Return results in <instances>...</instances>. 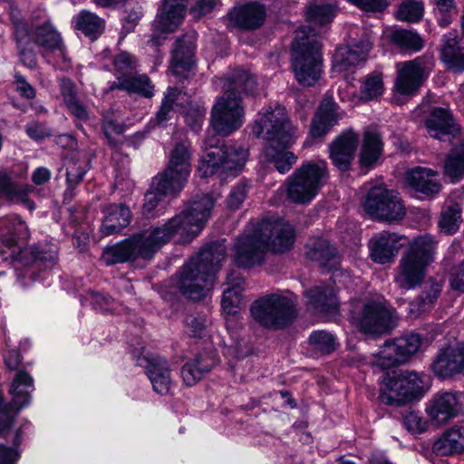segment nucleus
Returning a JSON list of instances; mask_svg holds the SVG:
<instances>
[{
	"label": "nucleus",
	"instance_id": "3",
	"mask_svg": "<svg viewBox=\"0 0 464 464\" xmlns=\"http://www.w3.org/2000/svg\"><path fill=\"white\" fill-rule=\"evenodd\" d=\"M258 138L267 140L264 155L282 174L288 172L297 157L288 149L299 137L298 129L289 121L285 109L280 105L263 108L253 128Z\"/></svg>",
	"mask_w": 464,
	"mask_h": 464
},
{
	"label": "nucleus",
	"instance_id": "59",
	"mask_svg": "<svg viewBox=\"0 0 464 464\" xmlns=\"http://www.w3.org/2000/svg\"><path fill=\"white\" fill-rule=\"evenodd\" d=\"M39 31H15L14 39L18 49L33 50L36 43V34Z\"/></svg>",
	"mask_w": 464,
	"mask_h": 464
},
{
	"label": "nucleus",
	"instance_id": "60",
	"mask_svg": "<svg viewBox=\"0 0 464 464\" xmlns=\"http://www.w3.org/2000/svg\"><path fill=\"white\" fill-rule=\"evenodd\" d=\"M221 312L225 319L227 329L229 331L232 316V287L230 286L229 283H227V286L223 291L221 299Z\"/></svg>",
	"mask_w": 464,
	"mask_h": 464
},
{
	"label": "nucleus",
	"instance_id": "11",
	"mask_svg": "<svg viewBox=\"0 0 464 464\" xmlns=\"http://www.w3.org/2000/svg\"><path fill=\"white\" fill-rule=\"evenodd\" d=\"M254 319L266 327H283L296 316L293 302L282 295H271L256 301L251 307Z\"/></svg>",
	"mask_w": 464,
	"mask_h": 464
},
{
	"label": "nucleus",
	"instance_id": "35",
	"mask_svg": "<svg viewBox=\"0 0 464 464\" xmlns=\"http://www.w3.org/2000/svg\"><path fill=\"white\" fill-rule=\"evenodd\" d=\"M104 212L105 217L101 230L105 236L119 233L130 223L131 212L122 204H111L105 208Z\"/></svg>",
	"mask_w": 464,
	"mask_h": 464
},
{
	"label": "nucleus",
	"instance_id": "20",
	"mask_svg": "<svg viewBox=\"0 0 464 464\" xmlns=\"http://www.w3.org/2000/svg\"><path fill=\"white\" fill-rule=\"evenodd\" d=\"M371 48L372 44L368 39L337 47L333 56V70L337 72L352 70L366 59Z\"/></svg>",
	"mask_w": 464,
	"mask_h": 464
},
{
	"label": "nucleus",
	"instance_id": "58",
	"mask_svg": "<svg viewBox=\"0 0 464 464\" xmlns=\"http://www.w3.org/2000/svg\"><path fill=\"white\" fill-rule=\"evenodd\" d=\"M188 334L192 336H198L205 330L208 319L203 315H188L185 320Z\"/></svg>",
	"mask_w": 464,
	"mask_h": 464
},
{
	"label": "nucleus",
	"instance_id": "22",
	"mask_svg": "<svg viewBox=\"0 0 464 464\" xmlns=\"http://www.w3.org/2000/svg\"><path fill=\"white\" fill-rule=\"evenodd\" d=\"M197 34L196 31H187L176 42L172 52L170 69L179 76L192 69L195 64Z\"/></svg>",
	"mask_w": 464,
	"mask_h": 464
},
{
	"label": "nucleus",
	"instance_id": "57",
	"mask_svg": "<svg viewBox=\"0 0 464 464\" xmlns=\"http://www.w3.org/2000/svg\"><path fill=\"white\" fill-rule=\"evenodd\" d=\"M207 110L203 106H190L185 115L187 124L194 131H198L203 124Z\"/></svg>",
	"mask_w": 464,
	"mask_h": 464
},
{
	"label": "nucleus",
	"instance_id": "31",
	"mask_svg": "<svg viewBox=\"0 0 464 464\" xmlns=\"http://www.w3.org/2000/svg\"><path fill=\"white\" fill-rule=\"evenodd\" d=\"M308 308L314 313H331L337 309L334 289L329 285H314L305 292Z\"/></svg>",
	"mask_w": 464,
	"mask_h": 464
},
{
	"label": "nucleus",
	"instance_id": "40",
	"mask_svg": "<svg viewBox=\"0 0 464 464\" xmlns=\"http://www.w3.org/2000/svg\"><path fill=\"white\" fill-rule=\"evenodd\" d=\"M337 12V4L330 0H312L306 6L305 15L308 21L325 25L331 23Z\"/></svg>",
	"mask_w": 464,
	"mask_h": 464
},
{
	"label": "nucleus",
	"instance_id": "64",
	"mask_svg": "<svg viewBox=\"0 0 464 464\" xmlns=\"http://www.w3.org/2000/svg\"><path fill=\"white\" fill-rule=\"evenodd\" d=\"M216 5L217 0H198L191 8L190 13L194 18L198 19L210 13Z\"/></svg>",
	"mask_w": 464,
	"mask_h": 464
},
{
	"label": "nucleus",
	"instance_id": "21",
	"mask_svg": "<svg viewBox=\"0 0 464 464\" xmlns=\"http://www.w3.org/2000/svg\"><path fill=\"white\" fill-rule=\"evenodd\" d=\"M427 268L426 265L404 252L395 269L394 282L401 289H414L424 280Z\"/></svg>",
	"mask_w": 464,
	"mask_h": 464
},
{
	"label": "nucleus",
	"instance_id": "37",
	"mask_svg": "<svg viewBox=\"0 0 464 464\" xmlns=\"http://www.w3.org/2000/svg\"><path fill=\"white\" fill-rule=\"evenodd\" d=\"M215 361L208 355H198L187 362L181 369V378L186 385L196 384L214 367Z\"/></svg>",
	"mask_w": 464,
	"mask_h": 464
},
{
	"label": "nucleus",
	"instance_id": "52",
	"mask_svg": "<svg viewBox=\"0 0 464 464\" xmlns=\"http://www.w3.org/2000/svg\"><path fill=\"white\" fill-rule=\"evenodd\" d=\"M72 23L75 29H101L105 26L103 19L85 10L75 15Z\"/></svg>",
	"mask_w": 464,
	"mask_h": 464
},
{
	"label": "nucleus",
	"instance_id": "47",
	"mask_svg": "<svg viewBox=\"0 0 464 464\" xmlns=\"http://www.w3.org/2000/svg\"><path fill=\"white\" fill-rule=\"evenodd\" d=\"M423 0H402L395 13L398 20L408 23L419 22L423 17Z\"/></svg>",
	"mask_w": 464,
	"mask_h": 464
},
{
	"label": "nucleus",
	"instance_id": "7",
	"mask_svg": "<svg viewBox=\"0 0 464 464\" xmlns=\"http://www.w3.org/2000/svg\"><path fill=\"white\" fill-rule=\"evenodd\" d=\"M314 31H298L291 45V62L296 81L314 85L323 72L322 43Z\"/></svg>",
	"mask_w": 464,
	"mask_h": 464
},
{
	"label": "nucleus",
	"instance_id": "32",
	"mask_svg": "<svg viewBox=\"0 0 464 464\" xmlns=\"http://www.w3.org/2000/svg\"><path fill=\"white\" fill-rule=\"evenodd\" d=\"M433 451L440 456L464 452V426H453L445 430L433 443Z\"/></svg>",
	"mask_w": 464,
	"mask_h": 464
},
{
	"label": "nucleus",
	"instance_id": "10",
	"mask_svg": "<svg viewBox=\"0 0 464 464\" xmlns=\"http://www.w3.org/2000/svg\"><path fill=\"white\" fill-rule=\"evenodd\" d=\"M422 383L416 372L401 371L388 372L381 384L380 399L386 404L401 405L421 393Z\"/></svg>",
	"mask_w": 464,
	"mask_h": 464
},
{
	"label": "nucleus",
	"instance_id": "51",
	"mask_svg": "<svg viewBox=\"0 0 464 464\" xmlns=\"http://www.w3.org/2000/svg\"><path fill=\"white\" fill-rule=\"evenodd\" d=\"M180 92L177 88H168L160 111L157 113L156 120L159 124L163 123L169 118L173 112V106Z\"/></svg>",
	"mask_w": 464,
	"mask_h": 464
},
{
	"label": "nucleus",
	"instance_id": "14",
	"mask_svg": "<svg viewBox=\"0 0 464 464\" xmlns=\"http://www.w3.org/2000/svg\"><path fill=\"white\" fill-rule=\"evenodd\" d=\"M364 209L373 218L387 221L400 220L406 214L398 193L383 187H376L369 191Z\"/></svg>",
	"mask_w": 464,
	"mask_h": 464
},
{
	"label": "nucleus",
	"instance_id": "17",
	"mask_svg": "<svg viewBox=\"0 0 464 464\" xmlns=\"http://www.w3.org/2000/svg\"><path fill=\"white\" fill-rule=\"evenodd\" d=\"M464 411V392H440L429 401L426 412L432 424L441 426Z\"/></svg>",
	"mask_w": 464,
	"mask_h": 464
},
{
	"label": "nucleus",
	"instance_id": "24",
	"mask_svg": "<svg viewBox=\"0 0 464 464\" xmlns=\"http://www.w3.org/2000/svg\"><path fill=\"white\" fill-rule=\"evenodd\" d=\"M146 362L145 372L154 392L160 395L171 393L175 388V382L168 362L159 356H150L146 359Z\"/></svg>",
	"mask_w": 464,
	"mask_h": 464
},
{
	"label": "nucleus",
	"instance_id": "62",
	"mask_svg": "<svg viewBox=\"0 0 464 464\" xmlns=\"http://www.w3.org/2000/svg\"><path fill=\"white\" fill-rule=\"evenodd\" d=\"M14 85L15 91L19 92L22 97L26 99H33L35 97V90L19 72H15L14 74Z\"/></svg>",
	"mask_w": 464,
	"mask_h": 464
},
{
	"label": "nucleus",
	"instance_id": "30",
	"mask_svg": "<svg viewBox=\"0 0 464 464\" xmlns=\"http://www.w3.org/2000/svg\"><path fill=\"white\" fill-rule=\"evenodd\" d=\"M443 285L444 282L441 279H428L420 294L410 304L409 314L413 317H418L421 314L430 311L440 297Z\"/></svg>",
	"mask_w": 464,
	"mask_h": 464
},
{
	"label": "nucleus",
	"instance_id": "38",
	"mask_svg": "<svg viewBox=\"0 0 464 464\" xmlns=\"http://www.w3.org/2000/svg\"><path fill=\"white\" fill-rule=\"evenodd\" d=\"M382 153V141L380 134L373 130L363 133V140L360 150V163L362 167L371 168L380 159Z\"/></svg>",
	"mask_w": 464,
	"mask_h": 464
},
{
	"label": "nucleus",
	"instance_id": "29",
	"mask_svg": "<svg viewBox=\"0 0 464 464\" xmlns=\"http://www.w3.org/2000/svg\"><path fill=\"white\" fill-rule=\"evenodd\" d=\"M30 193H38L31 186L17 184L5 171H0V198L13 203H22L27 208L34 209V204L29 199Z\"/></svg>",
	"mask_w": 464,
	"mask_h": 464
},
{
	"label": "nucleus",
	"instance_id": "50",
	"mask_svg": "<svg viewBox=\"0 0 464 464\" xmlns=\"http://www.w3.org/2000/svg\"><path fill=\"white\" fill-rule=\"evenodd\" d=\"M436 5L435 14L440 27L449 26L457 14L454 0H433Z\"/></svg>",
	"mask_w": 464,
	"mask_h": 464
},
{
	"label": "nucleus",
	"instance_id": "12",
	"mask_svg": "<svg viewBox=\"0 0 464 464\" xmlns=\"http://www.w3.org/2000/svg\"><path fill=\"white\" fill-rule=\"evenodd\" d=\"M33 391V378L26 372L22 371L16 373L9 390L12 402L5 403L0 394V437L7 434L19 411L28 405Z\"/></svg>",
	"mask_w": 464,
	"mask_h": 464
},
{
	"label": "nucleus",
	"instance_id": "39",
	"mask_svg": "<svg viewBox=\"0 0 464 464\" xmlns=\"http://www.w3.org/2000/svg\"><path fill=\"white\" fill-rule=\"evenodd\" d=\"M306 256L318 262L322 266L334 267L338 263L336 249L323 238H318L307 245Z\"/></svg>",
	"mask_w": 464,
	"mask_h": 464
},
{
	"label": "nucleus",
	"instance_id": "41",
	"mask_svg": "<svg viewBox=\"0 0 464 464\" xmlns=\"http://www.w3.org/2000/svg\"><path fill=\"white\" fill-rule=\"evenodd\" d=\"M120 88L128 92L140 94L150 98L154 94V86L146 74L129 75L128 77H118L111 86V89Z\"/></svg>",
	"mask_w": 464,
	"mask_h": 464
},
{
	"label": "nucleus",
	"instance_id": "33",
	"mask_svg": "<svg viewBox=\"0 0 464 464\" xmlns=\"http://www.w3.org/2000/svg\"><path fill=\"white\" fill-rule=\"evenodd\" d=\"M439 242L430 234H423L411 240L406 254L427 266L435 261Z\"/></svg>",
	"mask_w": 464,
	"mask_h": 464
},
{
	"label": "nucleus",
	"instance_id": "16",
	"mask_svg": "<svg viewBox=\"0 0 464 464\" xmlns=\"http://www.w3.org/2000/svg\"><path fill=\"white\" fill-rule=\"evenodd\" d=\"M191 172V153L188 145L179 143L171 151L169 161L166 169L157 178L160 179L161 188L166 183L170 188L180 192L185 187Z\"/></svg>",
	"mask_w": 464,
	"mask_h": 464
},
{
	"label": "nucleus",
	"instance_id": "45",
	"mask_svg": "<svg viewBox=\"0 0 464 464\" xmlns=\"http://www.w3.org/2000/svg\"><path fill=\"white\" fill-rule=\"evenodd\" d=\"M392 43L403 52H419L423 48L424 40L415 31H392Z\"/></svg>",
	"mask_w": 464,
	"mask_h": 464
},
{
	"label": "nucleus",
	"instance_id": "13",
	"mask_svg": "<svg viewBox=\"0 0 464 464\" xmlns=\"http://www.w3.org/2000/svg\"><path fill=\"white\" fill-rule=\"evenodd\" d=\"M433 58L430 55L416 57L413 60L396 63V79L394 91L401 95H413L433 68Z\"/></svg>",
	"mask_w": 464,
	"mask_h": 464
},
{
	"label": "nucleus",
	"instance_id": "6",
	"mask_svg": "<svg viewBox=\"0 0 464 464\" xmlns=\"http://www.w3.org/2000/svg\"><path fill=\"white\" fill-rule=\"evenodd\" d=\"M225 259L226 250L222 245L212 244L202 248L181 267L174 286L187 298L195 301L202 299Z\"/></svg>",
	"mask_w": 464,
	"mask_h": 464
},
{
	"label": "nucleus",
	"instance_id": "19",
	"mask_svg": "<svg viewBox=\"0 0 464 464\" xmlns=\"http://www.w3.org/2000/svg\"><path fill=\"white\" fill-rule=\"evenodd\" d=\"M405 244V237L395 232L382 231L370 240V256L378 264L393 262L400 249Z\"/></svg>",
	"mask_w": 464,
	"mask_h": 464
},
{
	"label": "nucleus",
	"instance_id": "2",
	"mask_svg": "<svg viewBox=\"0 0 464 464\" xmlns=\"http://www.w3.org/2000/svg\"><path fill=\"white\" fill-rule=\"evenodd\" d=\"M29 237L26 224L16 215L0 219V255L4 260L13 263L17 281L22 286H27L35 280V270L42 266H53L57 259L55 246H23Z\"/></svg>",
	"mask_w": 464,
	"mask_h": 464
},
{
	"label": "nucleus",
	"instance_id": "43",
	"mask_svg": "<svg viewBox=\"0 0 464 464\" xmlns=\"http://www.w3.org/2000/svg\"><path fill=\"white\" fill-rule=\"evenodd\" d=\"M185 0H164L163 7L159 14L161 29H169L170 26H178L182 21L186 7Z\"/></svg>",
	"mask_w": 464,
	"mask_h": 464
},
{
	"label": "nucleus",
	"instance_id": "4",
	"mask_svg": "<svg viewBox=\"0 0 464 464\" xmlns=\"http://www.w3.org/2000/svg\"><path fill=\"white\" fill-rule=\"evenodd\" d=\"M217 84L225 91L211 111V129L207 130L202 142V155L197 172L200 178L214 175L228 160V149L220 142L219 136L229 134L232 129V81L220 79Z\"/></svg>",
	"mask_w": 464,
	"mask_h": 464
},
{
	"label": "nucleus",
	"instance_id": "44",
	"mask_svg": "<svg viewBox=\"0 0 464 464\" xmlns=\"http://www.w3.org/2000/svg\"><path fill=\"white\" fill-rule=\"evenodd\" d=\"M462 222V207L457 202H449L441 211L439 227L449 235L456 233Z\"/></svg>",
	"mask_w": 464,
	"mask_h": 464
},
{
	"label": "nucleus",
	"instance_id": "18",
	"mask_svg": "<svg viewBox=\"0 0 464 464\" xmlns=\"http://www.w3.org/2000/svg\"><path fill=\"white\" fill-rule=\"evenodd\" d=\"M434 374L440 379H450L464 372V343L456 342L441 347L431 364Z\"/></svg>",
	"mask_w": 464,
	"mask_h": 464
},
{
	"label": "nucleus",
	"instance_id": "42",
	"mask_svg": "<svg viewBox=\"0 0 464 464\" xmlns=\"http://www.w3.org/2000/svg\"><path fill=\"white\" fill-rule=\"evenodd\" d=\"M266 17V9L264 5L252 2L243 5L237 13L238 24L246 29H254L263 24Z\"/></svg>",
	"mask_w": 464,
	"mask_h": 464
},
{
	"label": "nucleus",
	"instance_id": "25",
	"mask_svg": "<svg viewBox=\"0 0 464 464\" xmlns=\"http://www.w3.org/2000/svg\"><path fill=\"white\" fill-rule=\"evenodd\" d=\"M358 136L353 130L340 134L330 145V158L340 170H347L353 160Z\"/></svg>",
	"mask_w": 464,
	"mask_h": 464
},
{
	"label": "nucleus",
	"instance_id": "46",
	"mask_svg": "<svg viewBox=\"0 0 464 464\" xmlns=\"http://www.w3.org/2000/svg\"><path fill=\"white\" fill-rule=\"evenodd\" d=\"M445 173L452 181L464 178V143L453 149L447 157Z\"/></svg>",
	"mask_w": 464,
	"mask_h": 464
},
{
	"label": "nucleus",
	"instance_id": "9",
	"mask_svg": "<svg viewBox=\"0 0 464 464\" xmlns=\"http://www.w3.org/2000/svg\"><path fill=\"white\" fill-rule=\"evenodd\" d=\"M353 323L364 334H382L395 326L394 312L382 299L366 300L352 313Z\"/></svg>",
	"mask_w": 464,
	"mask_h": 464
},
{
	"label": "nucleus",
	"instance_id": "28",
	"mask_svg": "<svg viewBox=\"0 0 464 464\" xmlns=\"http://www.w3.org/2000/svg\"><path fill=\"white\" fill-rule=\"evenodd\" d=\"M164 187L161 188L160 179L156 177L151 189L145 194L142 213L147 218H155L162 215L168 204L167 197L176 196L179 193L178 190L170 188V186L167 183Z\"/></svg>",
	"mask_w": 464,
	"mask_h": 464
},
{
	"label": "nucleus",
	"instance_id": "56",
	"mask_svg": "<svg viewBox=\"0 0 464 464\" xmlns=\"http://www.w3.org/2000/svg\"><path fill=\"white\" fill-rule=\"evenodd\" d=\"M114 67L118 77H128L136 65L135 58L128 53H121L114 59Z\"/></svg>",
	"mask_w": 464,
	"mask_h": 464
},
{
	"label": "nucleus",
	"instance_id": "48",
	"mask_svg": "<svg viewBox=\"0 0 464 464\" xmlns=\"http://www.w3.org/2000/svg\"><path fill=\"white\" fill-rule=\"evenodd\" d=\"M309 343L314 350L324 354L331 353L336 347L334 336L324 330L313 332L309 336Z\"/></svg>",
	"mask_w": 464,
	"mask_h": 464
},
{
	"label": "nucleus",
	"instance_id": "55",
	"mask_svg": "<svg viewBox=\"0 0 464 464\" xmlns=\"http://www.w3.org/2000/svg\"><path fill=\"white\" fill-rule=\"evenodd\" d=\"M405 428L411 433L420 434L427 430V421L419 411H410L403 418Z\"/></svg>",
	"mask_w": 464,
	"mask_h": 464
},
{
	"label": "nucleus",
	"instance_id": "5",
	"mask_svg": "<svg viewBox=\"0 0 464 464\" xmlns=\"http://www.w3.org/2000/svg\"><path fill=\"white\" fill-rule=\"evenodd\" d=\"M295 238V229L288 222L281 218L264 219L238 239L234 263L252 266L261 261L263 253L268 249L279 253L290 249Z\"/></svg>",
	"mask_w": 464,
	"mask_h": 464
},
{
	"label": "nucleus",
	"instance_id": "26",
	"mask_svg": "<svg viewBox=\"0 0 464 464\" xmlns=\"http://www.w3.org/2000/svg\"><path fill=\"white\" fill-rule=\"evenodd\" d=\"M425 127L430 136L439 140H446L459 131V127L454 121L450 112L440 107L430 111L425 120Z\"/></svg>",
	"mask_w": 464,
	"mask_h": 464
},
{
	"label": "nucleus",
	"instance_id": "53",
	"mask_svg": "<svg viewBox=\"0 0 464 464\" xmlns=\"http://www.w3.org/2000/svg\"><path fill=\"white\" fill-rule=\"evenodd\" d=\"M383 92L382 78L380 73L369 75L362 83V94L367 100H372L380 96Z\"/></svg>",
	"mask_w": 464,
	"mask_h": 464
},
{
	"label": "nucleus",
	"instance_id": "8",
	"mask_svg": "<svg viewBox=\"0 0 464 464\" xmlns=\"http://www.w3.org/2000/svg\"><path fill=\"white\" fill-rule=\"evenodd\" d=\"M326 178L327 163L324 160L303 164L289 180L287 196L295 203L310 202Z\"/></svg>",
	"mask_w": 464,
	"mask_h": 464
},
{
	"label": "nucleus",
	"instance_id": "1",
	"mask_svg": "<svg viewBox=\"0 0 464 464\" xmlns=\"http://www.w3.org/2000/svg\"><path fill=\"white\" fill-rule=\"evenodd\" d=\"M213 207L214 200L209 195H198L183 211L164 223L106 247L102 260L110 266L130 259H148L174 237L179 242H189L206 226Z\"/></svg>",
	"mask_w": 464,
	"mask_h": 464
},
{
	"label": "nucleus",
	"instance_id": "36",
	"mask_svg": "<svg viewBox=\"0 0 464 464\" xmlns=\"http://www.w3.org/2000/svg\"><path fill=\"white\" fill-rule=\"evenodd\" d=\"M336 107L331 98L323 100L312 123L311 134L313 137L324 135L337 122L340 115L336 111Z\"/></svg>",
	"mask_w": 464,
	"mask_h": 464
},
{
	"label": "nucleus",
	"instance_id": "23",
	"mask_svg": "<svg viewBox=\"0 0 464 464\" xmlns=\"http://www.w3.org/2000/svg\"><path fill=\"white\" fill-rule=\"evenodd\" d=\"M256 86V79L248 72L243 69L234 71V130L242 126L245 116L243 101L253 94Z\"/></svg>",
	"mask_w": 464,
	"mask_h": 464
},
{
	"label": "nucleus",
	"instance_id": "27",
	"mask_svg": "<svg viewBox=\"0 0 464 464\" xmlns=\"http://www.w3.org/2000/svg\"><path fill=\"white\" fill-rule=\"evenodd\" d=\"M440 59L446 68L454 72L464 71V33L461 37L450 32L445 35L444 44L440 49Z\"/></svg>",
	"mask_w": 464,
	"mask_h": 464
},
{
	"label": "nucleus",
	"instance_id": "61",
	"mask_svg": "<svg viewBox=\"0 0 464 464\" xmlns=\"http://www.w3.org/2000/svg\"><path fill=\"white\" fill-rule=\"evenodd\" d=\"M92 304L97 310L102 312H115V302L110 296H106L100 293H91Z\"/></svg>",
	"mask_w": 464,
	"mask_h": 464
},
{
	"label": "nucleus",
	"instance_id": "54",
	"mask_svg": "<svg viewBox=\"0 0 464 464\" xmlns=\"http://www.w3.org/2000/svg\"><path fill=\"white\" fill-rule=\"evenodd\" d=\"M64 167L66 169L68 188L72 189L82 181L85 174V169L82 163L75 161L72 159H66Z\"/></svg>",
	"mask_w": 464,
	"mask_h": 464
},
{
	"label": "nucleus",
	"instance_id": "15",
	"mask_svg": "<svg viewBox=\"0 0 464 464\" xmlns=\"http://www.w3.org/2000/svg\"><path fill=\"white\" fill-rule=\"evenodd\" d=\"M422 345V338L418 334H411L386 342L372 361L382 369L393 367L406 362Z\"/></svg>",
	"mask_w": 464,
	"mask_h": 464
},
{
	"label": "nucleus",
	"instance_id": "63",
	"mask_svg": "<svg viewBox=\"0 0 464 464\" xmlns=\"http://www.w3.org/2000/svg\"><path fill=\"white\" fill-rule=\"evenodd\" d=\"M359 8L368 12H382L390 4L389 0H349Z\"/></svg>",
	"mask_w": 464,
	"mask_h": 464
},
{
	"label": "nucleus",
	"instance_id": "34",
	"mask_svg": "<svg viewBox=\"0 0 464 464\" xmlns=\"http://www.w3.org/2000/svg\"><path fill=\"white\" fill-rule=\"evenodd\" d=\"M437 176V172L431 169L417 167L407 173L406 182L418 192L433 195L440 189Z\"/></svg>",
	"mask_w": 464,
	"mask_h": 464
},
{
	"label": "nucleus",
	"instance_id": "49",
	"mask_svg": "<svg viewBox=\"0 0 464 464\" xmlns=\"http://www.w3.org/2000/svg\"><path fill=\"white\" fill-rule=\"evenodd\" d=\"M36 43L44 49V52H57L63 56V44L57 31H39L36 34Z\"/></svg>",
	"mask_w": 464,
	"mask_h": 464
}]
</instances>
